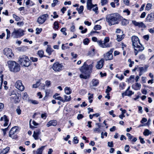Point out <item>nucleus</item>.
<instances>
[{"mask_svg": "<svg viewBox=\"0 0 154 154\" xmlns=\"http://www.w3.org/2000/svg\"><path fill=\"white\" fill-rule=\"evenodd\" d=\"M19 131L18 127L14 126L12 127L9 133V136L12 139L17 138V134Z\"/></svg>", "mask_w": 154, "mask_h": 154, "instance_id": "nucleus-5", "label": "nucleus"}, {"mask_svg": "<svg viewBox=\"0 0 154 154\" xmlns=\"http://www.w3.org/2000/svg\"><path fill=\"white\" fill-rule=\"evenodd\" d=\"M9 150V147H6L1 152H0V154H6L8 152Z\"/></svg>", "mask_w": 154, "mask_h": 154, "instance_id": "nucleus-32", "label": "nucleus"}, {"mask_svg": "<svg viewBox=\"0 0 154 154\" xmlns=\"http://www.w3.org/2000/svg\"><path fill=\"white\" fill-rule=\"evenodd\" d=\"M42 28H37L36 29V32H35L36 34H39L42 31Z\"/></svg>", "mask_w": 154, "mask_h": 154, "instance_id": "nucleus-51", "label": "nucleus"}, {"mask_svg": "<svg viewBox=\"0 0 154 154\" xmlns=\"http://www.w3.org/2000/svg\"><path fill=\"white\" fill-rule=\"evenodd\" d=\"M45 85L46 86L49 87L51 86V82L50 81L47 80L45 82Z\"/></svg>", "mask_w": 154, "mask_h": 154, "instance_id": "nucleus-50", "label": "nucleus"}, {"mask_svg": "<svg viewBox=\"0 0 154 154\" xmlns=\"http://www.w3.org/2000/svg\"><path fill=\"white\" fill-rule=\"evenodd\" d=\"M48 17V15L47 14L41 16L38 18L37 22L39 24H43L46 20Z\"/></svg>", "mask_w": 154, "mask_h": 154, "instance_id": "nucleus-10", "label": "nucleus"}, {"mask_svg": "<svg viewBox=\"0 0 154 154\" xmlns=\"http://www.w3.org/2000/svg\"><path fill=\"white\" fill-rule=\"evenodd\" d=\"M7 64L9 70L11 72H16L20 70V65L14 61L9 60L7 62Z\"/></svg>", "mask_w": 154, "mask_h": 154, "instance_id": "nucleus-3", "label": "nucleus"}, {"mask_svg": "<svg viewBox=\"0 0 154 154\" xmlns=\"http://www.w3.org/2000/svg\"><path fill=\"white\" fill-rule=\"evenodd\" d=\"M93 66V63L88 65L86 62H85L80 69V71L82 73V74L80 75V78L84 79H87L89 78L92 72Z\"/></svg>", "mask_w": 154, "mask_h": 154, "instance_id": "nucleus-1", "label": "nucleus"}, {"mask_svg": "<svg viewBox=\"0 0 154 154\" xmlns=\"http://www.w3.org/2000/svg\"><path fill=\"white\" fill-rule=\"evenodd\" d=\"M88 95H89L88 97V100H89V102L90 103H91L93 100V94H91L90 93H89L88 94Z\"/></svg>", "mask_w": 154, "mask_h": 154, "instance_id": "nucleus-29", "label": "nucleus"}, {"mask_svg": "<svg viewBox=\"0 0 154 154\" xmlns=\"http://www.w3.org/2000/svg\"><path fill=\"white\" fill-rule=\"evenodd\" d=\"M104 63V59L103 58L101 59L100 60L98 61L96 66V68L97 69H101L103 66Z\"/></svg>", "mask_w": 154, "mask_h": 154, "instance_id": "nucleus-18", "label": "nucleus"}, {"mask_svg": "<svg viewBox=\"0 0 154 154\" xmlns=\"http://www.w3.org/2000/svg\"><path fill=\"white\" fill-rule=\"evenodd\" d=\"M19 61L20 64L23 66L28 67L30 65L31 61L28 57L25 55H23L19 57Z\"/></svg>", "mask_w": 154, "mask_h": 154, "instance_id": "nucleus-4", "label": "nucleus"}, {"mask_svg": "<svg viewBox=\"0 0 154 154\" xmlns=\"http://www.w3.org/2000/svg\"><path fill=\"white\" fill-rule=\"evenodd\" d=\"M123 35H117V41H118V42H120V41H121L122 38H123Z\"/></svg>", "mask_w": 154, "mask_h": 154, "instance_id": "nucleus-39", "label": "nucleus"}, {"mask_svg": "<svg viewBox=\"0 0 154 154\" xmlns=\"http://www.w3.org/2000/svg\"><path fill=\"white\" fill-rule=\"evenodd\" d=\"M98 44L101 47L103 48L109 47L110 46L109 44L104 41H102L101 40H98L97 41Z\"/></svg>", "mask_w": 154, "mask_h": 154, "instance_id": "nucleus-14", "label": "nucleus"}, {"mask_svg": "<svg viewBox=\"0 0 154 154\" xmlns=\"http://www.w3.org/2000/svg\"><path fill=\"white\" fill-rule=\"evenodd\" d=\"M134 94V93H133L132 91H131L126 90L125 92L122 93V97H124L125 96H129L131 95Z\"/></svg>", "mask_w": 154, "mask_h": 154, "instance_id": "nucleus-25", "label": "nucleus"}, {"mask_svg": "<svg viewBox=\"0 0 154 154\" xmlns=\"http://www.w3.org/2000/svg\"><path fill=\"white\" fill-rule=\"evenodd\" d=\"M108 146L111 147H113V142L112 141L110 142H108Z\"/></svg>", "mask_w": 154, "mask_h": 154, "instance_id": "nucleus-60", "label": "nucleus"}, {"mask_svg": "<svg viewBox=\"0 0 154 154\" xmlns=\"http://www.w3.org/2000/svg\"><path fill=\"white\" fill-rule=\"evenodd\" d=\"M98 44L101 47L103 48L109 47L110 46L109 44L104 41H102L101 40H98L97 41Z\"/></svg>", "mask_w": 154, "mask_h": 154, "instance_id": "nucleus-15", "label": "nucleus"}, {"mask_svg": "<svg viewBox=\"0 0 154 154\" xmlns=\"http://www.w3.org/2000/svg\"><path fill=\"white\" fill-rule=\"evenodd\" d=\"M28 97V95L27 93L26 92L23 94V100H26Z\"/></svg>", "mask_w": 154, "mask_h": 154, "instance_id": "nucleus-42", "label": "nucleus"}, {"mask_svg": "<svg viewBox=\"0 0 154 154\" xmlns=\"http://www.w3.org/2000/svg\"><path fill=\"white\" fill-rule=\"evenodd\" d=\"M113 50V49H111L109 51L104 54V58L106 60H110L112 59L113 56L112 53Z\"/></svg>", "mask_w": 154, "mask_h": 154, "instance_id": "nucleus-9", "label": "nucleus"}, {"mask_svg": "<svg viewBox=\"0 0 154 154\" xmlns=\"http://www.w3.org/2000/svg\"><path fill=\"white\" fill-rule=\"evenodd\" d=\"M16 111L18 115H20L21 113V110L19 107H18L16 109Z\"/></svg>", "mask_w": 154, "mask_h": 154, "instance_id": "nucleus-53", "label": "nucleus"}, {"mask_svg": "<svg viewBox=\"0 0 154 154\" xmlns=\"http://www.w3.org/2000/svg\"><path fill=\"white\" fill-rule=\"evenodd\" d=\"M54 51V50L51 47L50 45H47V48L46 49V52L49 55H51L52 54V52Z\"/></svg>", "mask_w": 154, "mask_h": 154, "instance_id": "nucleus-26", "label": "nucleus"}, {"mask_svg": "<svg viewBox=\"0 0 154 154\" xmlns=\"http://www.w3.org/2000/svg\"><path fill=\"white\" fill-rule=\"evenodd\" d=\"M47 115L46 113L42 114L41 115V117L44 119H45Z\"/></svg>", "mask_w": 154, "mask_h": 154, "instance_id": "nucleus-64", "label": "nucleus"}, {"mask_svg": "<svg viewBox=\"0 0 154 154\" xmlns=\"http://www.w3.org/2000/svg\"><path fill=\"white\" fill-rule=\"evenodd\" d=\"M131 42L133 47L137 45H138V43H140L139 38L137 36L135 35L132 36Z\"/></svg>", "mask_w": 154, "mask_h": 154, "instance_id": "nucleus-13", "label": "nucleus"}, {"mask_svg": "<svg viewBox=\"0 0 154 154\" xmlns=\"http://www.w3.org/2000/svg\"><path fill=\"white\" fill-rule=\"evenodd\" d=\"M79 140L77 139V137H75L73 138V142L75 144H77L79 142Z\"/></svg>", "mask_w": 154, "mask_h": 154, "instance_id": "nucleus-54", "label": "nucleus"}, {"mask_svg": "<svg viewBox=\"0 0 154 154\" xmlns=\"http://www.w3.org/2000/svg\"><path fill=\"white\" fill-rule=\"evenodd\" d=\"M45 146H42L38 149L36 151V154H42V151L44 149Z\"/></svg>", "mask_w": 154, "mask_h": 154, "instance_id": "nucleus-28", "label": "nucleus"}, {"mask_svg": "<svg viewBox=\"0 0 154 154\" xmlns=\"http://www.w3.org/2000/svg\"><path fill=\"white\" fill-rule=\"evenodd\" d=\"M108 0H101L100 3L102 6L106 5L108 3Z\"/></svg>", "mask_w": 154, "mask_h": 154, "instance_id": "nucleus-35", "label": "nucleus"}, {"mask_svg": "<svg viewBox=\"0 0 154 154\" xmlns=\"http://www.w3.org/2000/svg\"><path fill=\"white\" fill-rule=\"evenodd\" d=\"M41 134V132L40 131V129L38 128L34 131L32 136L35 140H37L38 139L39 136Z\"/></svg>", "mask_w": 154, "mask_h": 154, "instance_id": "nucleus-16", "label": "nucleus"}, {"mask_svg": "<svg viewBox=\"0 0 154 154\" xmlns=\"http://www.w3.org/2000/svg\"><path fill=\"white\" fill-rule=\"evenodd\" d=\"M128 61L130 63V64H129V67H132L134 63V61H131V59H129L128 60Z\"/></svg>", "mask_w": 154, "mask_h": 154, "instance_id": "nucleus-43", "label": "nucleus"}, {"mask_svg": "<svg viewBox=\"0 0 154 154\" xmlns=\"http://www.w3.org/2000/svg\"><path fill=\"white\" fill-rule=\"evenodd\" d=\"M57 124V122L56 120H52L49 121L47 124L46 126L49 127L51 126H56Z\"/></svg>", "mask_w": 154, "mask_h": 154, "instance_id": "nucleus-22", "label": "nucleus"}, {"mask_svg": "<svg viewBox=\"0 0 154 154\" xmlns=\"http://www.w3.org/2000/svg\"><path fill=\"white\" fill-rule=\"evenodd\" d=\"M129 146L128 145H126L125 147V150L126 152H128L129 151Z\"/></svg>", "mask_w": 154, "mask_h": 154, "instance_id": "nucleus-58", "label": "nucleus"}, {"mask_svg": "<svg viewBox=\"0 0 154 154\" xmlns=\"http://www.w3.org/2000/svg\"><path fill=\"white\" fill-rule=\"evenodd\" d=\"M89 40L88 38H85L83 40V43L84 45H87L89 43Z\"/></svg>", "mask_w": 154, "mask_h": 154, "instance_id": "nucleus-52", "label": "nucleus"}, {"mask_svg": "<svg viewBox=\"0 0 154 154\" xmlns=\"http://www.w3.org/2000/svg\"><path fill=\"white\" fill-rule=\"evenodd\" d=\"M44 52L42 50H40L38 51V54L40 57H46L45 55L44 56Z\"/></svg>", "mask_w": 154, "mask_h": 154, "instance_id": "nucleus-34", "label": "nucleus"}, {"mask_svg": "<svg viewBox=\"0 0 154 154\" xmlns=\"http://www.w3.org/2000/svg\"><path fill=\"white\" fill-rule=\"evenodd\" d=\"M99 84V81L98 80L94 79H92L90 83L91 85L93 87H96Z\"/></svg>", "mask_w": 154, "mask_h": 154, "instance_id": "nucleus-21", "label": "nucleus"}, {"mask_svg": "<svg viewBox=\"0 0 154 154\" xmlns=\"http://www.w3.org/2000/svg\"><path fill=\"white\" fill-rule=\"evenodd\" d=\"M112 90V88L109 86H107V88L106 90V92L107 94L109 93V92Z\"/></svg>", "mask_w": 154, "mask_h": 154, "instance_id": "nucleus-57", "label": "nucleus"}, {"mask_svg": "<svg viewBox=\"0 0 154 154\" xmlns=\"http://www.w3.org/2000/svg\"><path fill=\"white\" fill-rule=\"evenodd\" d=\"M23 35V31L20 29H19L17 30L14 29L11 34L12 36L14 38H18L22 36Z\"/></svg>", "mask_w": 154, "mask_h": 154, "instance_id": "nucleus-6", "label": "nucleus"}, {"mask_svg": "<svg viewBox=\"0 0 154 154\" xmlns=\"http://www.w3.org/2000/svg\"><path fill=\"white\" fill-rule=\"evenodd\" d=\"M40 83L39 81L36 82L35 84H33L32 85V87L33 88H36L38 87L40 85Z\"/></svg>", "mask_w": 154, "mask_h": 154, "instance_id": "nucleus-49", "label": "nucleus"}, {"mask_svg": "<svg viewBox=\"0 0 154 154\" xmlns=\"http://www.w3.org/2000/svg\"><path fill=\"white\" fill-rule=\"evenodd\" d=\"M83 116L81 114H79L77 116V119L78 120H79L82 119L83 117Z\"/></svg>", "mask_w": 154, "mask_h": 154, "instance_id": "nucleus-59", "label": "nucleus"}, {"mask_svg": "<svg viewBox=\"0 0 154 154\" xmlns=\"http://www.w3.org/2000/svg\"><path fill=\"white\" fill-rule=\"evenodd\" d=\"M101 26L100 25H95L94 28V29L95 30H99L101 29Z\"/></svg>", "mask_w": 154, "mask_h": 154, "instance_id": "nucleus-41", "label": "nucleus"}, {"mask_svg": "<svg viewBox=\"0 0 154 154\" xmlns=\"http://www.w3.org/2000/svg\"><path fill=\"white\" fill-rule=\"evenodd\" d=\"M65 92L67 94H69L71 93L72 92L71 89L69 87H66L64 89Z\"/></svg>", "mask_w": 154, "mask_h": 154, "instance_id": "nucleus-30", "label": "nucleus"}, {"mask_svg": "<svg viewBox=\"0 0 154 154\" xmlns=\"http://www.w3.org/2000/svg\"><path fill=\"white\" fill-rule=\"evenodd\" d=\"M30 59L31 60L32 62H35L37 61L38 60V58H34L33 57H30Z\"/></svg>", "mask_w": 154, "mask_h": 154, "instance_id": "nucleus-61", "label": "nucleus"}, {"mask_svg": "<svg viewBox=\"0 0 154 154\" xmlns=\"http://www.w3.org/2000/svg\"><path fill=\"white\" fill-rule=\"evenodd\" d=\"M64 99H63V101L62 102L64 103L65 102H67L70 101L71 100V97L70 96H67L66 95L64 96Z\"/></svg>", "mask_w": 154, "mask_h": 154, "instance_id": "nucleus-31", "label": "nucleus"}, {"mask_svg": "<svg viewBox=\"0 0 154 154\" xmlns=\"http://www.w3.org/2000/svg\"><path fill=\"white\" fill-rule=\"evenodd\" d=\"M13 17L16 21H18L20 20V18L15 14H13Z\"/></svg>", "mask_w": 154, "mask_h": 154, "instance_id": "nucleus-46", "label": "nucleus"}, {"mask_svg": "<svg viewBox=\"0 0 154 154\" xmlns=\"http://www.w3.org/2000/svg\"><path fill=\"white\" fill-rule=\"evenodd\" d=\"M122 18L118 13H114L108 14L106 18V21L109 26L118 24Z\"/></svg>", "mask_w": 154, "mask_h": 154, "instance_id": "nucleus-2", "label": "nucleus"}, {"mask_svg": "<svg viewBox=\"0 0 154 154\" xmlns=\"http://www.w3.org/2000/svg\"><path fill=\"white\" fill-rule=\"evenodd\" d=\"M139 139L140 140V143L142 144H144L145 143V141L144 140V139L140 136L139 137Z\"/></svg>", "mask_w": 154, "mask_h": 154, "instance_id": "nucleus-62", "label": "nucleus"}, {"mask_svg": "<svg viewBox=\"0 0 154 154\" xmlns=\"http://www.w3.org/2000/svg\"><path fill=\"white\" fill-rule=\"evenodd\" d=\"M92 8H93V11L95 12H96L98 9V8L97 7V5L96 4L94 5V6Z\"/></svg>", "mask_w": 154, "mask_h": 154, "instance_id": "nucleus-47", "label": "nucleus"}, {"mask_svg": "<svg viewBox=\"0 0 154 154\" xmlns=\"http://www.w3.org/2000/svg\"><path fill=\"white\" fill-rule=\"evenodd\" d=\"M139 72H144L146 71V70L143 67H140L139 68Z\"/></svg>", "mask_w": 154, "mask_h": 154, "instance_id": "nucleus-48", "label": "nucleus"}, {"mask_svg": "<svg viewBox=\"0 0 154 154\" xmlns=\"http://www.w3.org/2000/svg\"><path fill=\"white\" fill-rule=\"evenodd\" d=\"M147 21L152 22L154 20V13H151L148 14L146 18Z\"/></svg>", "mask_w": 154, "mask_h": 154, "instance_id": "nucleus-19", "label": "nucleus"}, {"mask_svg": "<svg viewBox=\"0 0 154 154\" xmlns=\"http://www.w3.org/2000/svg\"><path fill=\"white\" fill-rule=\"evenodd\" d=\"M146 14V13L145 12H143L141 14L140 16V17L141 18H144L145 17Z\"/></svg>", "mask_w": 154, "mask_h": 154, "instance_id": "nucleus-63", "label": "nucleus"}, {"mask_svg": "<svg viewBox=\"0 0 154 154\" xmlns=\"http://www.w3.org/2000/svg\"><path fill=\"white\" fill-rule=\"evenodd\" d=\"M54 28L55 29H58L59 26L58 25V23L57 22L55 21L54 23Z\"/></svg>", "mask_w": 154, "mask_h": 154, "instance_id": "nucleus-40", "label": "nucleus"}, {"mask_svg": "<svg viewBox=\"0 0 154 154\" xmlns=\"http://www.w3.org/2000/svg\"><path fill=\"white\" fill-rule=\"evenodd\" d=\"M139 58L141 60H143L145 59V56L144 54H142L139 56Z\"/></svg>", "mask_w": 154, "mask_h": 154, "instance_id": "nucleus-56", "label": "nucleus"}, {"mask_svg": "<svg viewBox=\"0 0 154 154\" xmlns=\"http://www.w3.org/2000/svg\"><path fill=\"white\" fill-rule=\"evenodd\" d=\"M134 50V53L136 56L138 54L141 52H142L144 49V47L140 43L139 45H137L133 47Z\"/></svg>", "mask_w": 154, "mask_h": 154, "instance_id": "nucleus-8", "label": "nucleus"}, {"mask_svg": "<svg viewBox=\"0 0 154 154\" xmlns=\"http://www.w3.org/2000/svg\"><path fill=\"white\" fill-rule=\"evenodd\" d=\"M94 6V5L92 4V0H88L87 3V7L88 9L91 10Z\"/></svg>", "mask_w": 154, "mask_h": 154, "instance_id": "nucleus-24", "label": "nucleus"}, {"mask_svg": "<svg viewBox=\"0 0 154 154\" xmlns=\"http://www.w3.org/2000/svg\"><path fill=\"white\" fill-rule=\"evenodd\" d=\"M15 86L17 88L21 91H23L24 90V87L23 85L21 80L17 81L15 83Z\"/></svg>", "mask_w": 154, "mask_h": 154, "instance_id": "nucleus-12", "label": "nucleus"}, {"mask_svg": "<svg viewBox=\"0 0 154 154\" xmlns=\"http://www.w3.org/2000/svg\"><path fill=\"white\" fill-rule=\"evenodd\" d=\"M9 125H9L8 126L7 128L5 129H1V130L3 131L4 135H5L6 134V132L8 130V128L9 127Z\"/></svg>", "mask_w": 154, "mask_h": 154, "instance_id": "nucleus-55", "label": "nucleus"}, {"mask_svg": "<svg viewBox=\"0 0 154 154\" xmlns=\"http://www.w3.org/2000/svg\"><path fill=\"white\" fill-rule=\"evenodd\" d=\"M69 48V47L65 45L64 44H63L62 45L61 49L62 50H65Z\"/></svg>", "mask_w": 154, "mask_h": 154, "instance_id": "nucleus-44", "label": "nucleus"}, {"mask_svg": "<svg viewBox=\"0 0 154 154\" xmlns=\"http://www.w3.org/2000/svg\"><path fill=\"white\" fill-rule=\"evenodd\" d=\"M62 65L58 62L54 63L52 67L53 70L56 72H59L62 70Z\"/></svg>", "mask_w": 154, "mask_h": 154, "instance_id": "nucleus-7", "label": "nucleus"}, {"mask_svg": "<svg viewBox=\"0 0 154 154\" xmlns=\"http://www.w3.org/2000/svg\"><path fill=\"white\" fill-rule=\"evenodd\" d=\"M3 52L4 54L8 58H11L14 56L11 50L8 48H5L3 51Z\"/></svg>", "mask_w": 154, "mask_h": 154, "instance_id": "nucleus-11", "label": "nucleus"}, {"mask_svg": "<svg viewBox=\"0 0 154 154\" xmlns=\"http://www.w3.org/2000/svg\"><path fill=\"white\" fill-rule=\"evenodd\" d=\"M132 23L136 26L143 28L146 27L145 25L142 22H137L135 20H133L132 21Z\"/></svg>", "mask_w": 154, "mask_h": 154, "instance_id": "nucleus-17", "label": "nucleus"}, {"mask_svg": "<svg viewBox=\"0 0 154 154\" xmlns=\"http://www.w3.org/2000/svg\"><path fill=\"white\" fill-rule=\"evenodd\" d=\"M59 95V94L56 93L53 96V97L55 99L59 100L61 101H63V99L62 97L60 96H58Z\"/></svg>", "mask_w": 154, "mask_h": 154, "instance_id": "nucleus-27", "label": "nucleus"}, {"mask_svg": "<svg viewBox=\"0 0 154 154\" xmlns=\"http://www.w3.org/2000/svg\"><path fill=\"white\" fill-rule=\"evenodd\" d=\"M0 121H4L5 122L4 124L3 125L4 126L6 127L8 125L9 120L8 119V118L7 116L5 115H4L3 117H2L1 118Z\"/></svg>", "mask_w": 154, "mask_h": 154, "instance_id": "nucleus-20", "label": "nucleus"}, {"mask_svg": "<svg viewBox=\"0 0 154 154\" xmlns=\"http://www.w3.org/2000/svg\"><path fill=\"white\" fill-rule=\"evenodd\" d=\"M152 5L151 4L148 3L147 4L146 7V10L149 11L151 9Z\"/></svg>", "mask_w": 154, "mask_h": 154, "instance_id": "nucleus-38", "label": "nucleus"}, {"mask_svg": "<svg viewBox=\"0 0 154 154\" xmlns=\"http://www.w3.org/2000/svg\"><path fill=\"white\" fill-rule=\"evenodd\" d=\"M6 31L7 34L6 39H8L10 36L11 33L10 31L8 29H6Z\"/></svg>", "mask_w": 154, "mask_h": 154, "instance_id": "nucleus-45", "label": "nucleus"}, {"mask_svg": "<svg viewBox=\"0 0 154 154\" xmlns=\"http://www.w3.org/2000/svg\"><path fill=\"white\" fill-rule=\"evenodd\" d=\"M143 134L145 136H148L149 134H151V132H150L149 131V130L146 129L144 130Z\"/></svg>", "mask_w": 154, "mask_h": 154, "instance_id": "nucleus-36", "label": "nucleus"}, {"mask_svg": "<svg viewBox=\"0 0 154 154\" xmlns=\"http://www.w3.org/2000/svg\"><path fill=\"white\" fill-rule=\"evenodd\" d=\"M135 86L136 88L135 89L136 90H139L141 88V85L140 83H135Z\"/></svg>", "mask_w": 154, "mask_h": 154, "instance_id": "nucleus-37", "label": "nucleus"}, {"mask_svg": "<svg viewBox=\"0 0 154 154\" xmlns=\"http://www.w3.org/2000/svg\"><path fill=\"white\" fill-rule=\"evenodd\" d=\"M13 95L11 97L12 101L15 103H18L19 100V98L17 95L16 94H13Z\"/></svg>", "mask_w": 154, "mask_h": 154, "instance_id": "nucleus-23", "label": "nucleus"}, {"mask_svg": "<svg viewBox=\"0 0 154 154\" xmlns=\"http://www.w3.org/2000/svg\"><path fill=\"white\" fill-rule=\"evenodd\" d=\"M76 9L78 11L79 13V14H81L82 13L83 10V6L81 5L79 8H77Z\"/></svg>", "mask_w": 154, "mask_h": 154, "instance_id": "nucleus-33", "label": "nucleus"}]
</instances>
